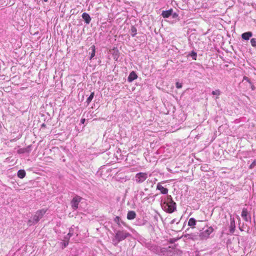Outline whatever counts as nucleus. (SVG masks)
I'll list each match as a JSON object with an SVG mask.
<instances>
[{
    "label": "nucleus",
    "instance_id": "nucleus-1",
    "mask_svg": "<svg viewBox=\"0 0 256 256\" xmlns=\"http://www.w3.org/2000/svg\"><path fill=\"white\" fill-rule=\"evenodd\" d=\"M164 210L168 213H172L176 210V204L172 200L171 196H167L166 200L162 205Z\"/></svg>",
    "mask_w": 256,
    "mask_h": 256
},
{
    "label": "nucleus",
    "instance_id": "nucleus-2",
    "mask_svg": "<svg viewBox=\"0 0 256 256\" xmlns=\"http://www.w3.org/2000/svg\"><path fill=\"white\" fill-rule=\"evenodd\" d=\"M130 236V234L126 231L118 230L116 232L114 237L115 239L117 240V242H119Z\"/></svg>",
    "mask_w": 256,
    "mask_h": 256
},
{
    "label": "nucleus",
    "instance_id": "nucleus-3",
    "mask_svg": "<svg viewBox=\"0 0 256 256\" xmlns=\"http://www.w3.org/2000/svg\"><path fill=\"white\" fill-rule=\"evenodd\" d=\"M46 208H42L37 210L33 216L34 222H38L39 220L44 216L47 212Z\"/></svg>",
    "mask_w": 256,
    "mask_h": 256
},
{
    "label": "nucleus",
    "instance_id": "nucleus-4",
    "mask_svg": "<svg viewBox=\"0 0 256 256\" xmlns=\"http://www.w3.org/2000/svg\"><path fill=\"white\" fill-rule=\"evenodd\" d=\"M82 200V198L79 196H76L71 201V206L73 209L76 210L78 207L79 203Z\"/></svg>",
    "mask_w": 256,
    "mask_h": 256
},
{
    "label": "nucleus",
    "instance_id": "nucleus-5",
    "mask_svg": "<svg viewBox=\"0 0 256 256\" xmlns=\"http://www.w3.org/2000/svg\"><path fill=\"white\" fill-rule=\"evenodd\" d=\"M148 178L146 172H140L136 175V180L138 183H142Z\"/></svg>",
    "mask_w": 256,
    "mask_h": 256
},
{
    "label": "nucleus",
    "instance_id": "nucleus-6",
    "mask_svg": "<svg viewBox=\"0 0 256 256\" xmlns=\"http://www.w3.org/2000/svg\"><path fill=\"white\" fill-rule=\"evenodd\" d=\"M213 231V228L212 226H210L208 229L200 232V236L202 239L207 238Z\"/></svg>",
    "mask_w": 256,
    "mask_h": 256
},
{
    "label": "nucleus",
    "instance_id": "nucleus-7",
    "mask_svg": "<svg viewBox=\"0 0 256 256\" xmlns=\"http://www.w3.org/2000/svg\"><path fill=\"white\" fill-rule=\"evenodd\" d=\"M156 188L160 190L162 194H166L168 192V189L164 188L160 183L158 184Z\"/></svg>",
    "mask_w": 256,
    "mask_h": 256
},
{
    "label": "nucleus",
    "instance_id": "nucleus-8",
    "mask_svg": "<svg viewBox=\"0 0 256 256\" xmlns=\"http://www.w3.org/2000/svg\"><path fill=\"white\" fill-rule=\"evenodd\" d=\"M138 76L134 72L132 71L130 74L128 78V80L129 82H132L133 80H136Z\"/></svg>",
    "mask_w": 256,
    "mask_h": 256
},
{
    "label": "nucleus",
    "instance_id": "nucleus-9",
    "mask_svg": "<svg viewBox=\"0 0 256 256\" xmlns=\"http://www.w3.org/2000/svg\"><path fill=\"white\" fill-rule=\"evenodd\" d=\"M82 17L86 24H88L90 22L91 18L88 14L86 12L83 13L82 14Z\"/></svg>",
    "mask_w": 256,
    "mask_h": 256
},
{
    "label": "nucleus",
    "instance_id": "nucleus-10",
    "mask_svg": "<svg viewBox=\"0 0 256 256\" xmlns=\"http://www.w3.org/2000/svg\"><path fill=\"white\" fill-rule=\"evenodd\" d=\"M248 212L246 208H243L242 212V216L244 220L248 222Z\"/></svg>",
    "mask_w": 256,
    "mask_h": 256
},
{
    "label": "nucleus",
    "instance_id": "nucleus-11",
    "mask_svg": "<svg viewBox=\"0 0 256 256\" xmlns=\"http://www.w3.org/2000/svg\"><path fill=\"white\" fill-rule=\"evenodd\" d=\"M136 214L133 210L128 211L127 214V218L130 220H134L136 218Z\"/></svg>",
    "mask_w": 256,
    "mask_h": 256
},
{
    "label": "nucleus",
    "instance_id": "nucleus-12",
    "mask_svg": "<svg viewBox=\"0 0 256 256\" xmlns=\"http://www.w3.org/2000/svg\"><path fill=\"white\" fill-rule=\"evenodd\" d=\"M252 36V32H244L242 35V38L245 40H248Z\"/></svg>",
    "mask_w": 256,
    "mask_h": 256
},
{
    "label": "nucleus",
    "instance_id": "nucleus-13",
    "mask_svg": "<svg viewBox=\"0 0 256 256\" xmlns=\"http://www.w3.org/2000/svg\"><path fill=\"white\" fill-rule=\"evenodd\" d=\"M172 14V10H164L162 12V15L164 18H168Z\"/></svg>",
    "mask_w": 256,
    "mask_h": 256
},
{
    "label": "nucleus",
    "instance_id": "nucleus-14",
    "mask_svg": "<svg viewBox=\"0 0 256 256\" xmlns=\"http://www.w3.org/2000/svg\"><path fill=\"white\" fill-rule=\"evenodd\" d=\"M26 174V172L24 170H20L18 172V176L20 178H23Z\"/></svg>",
    "mask_w": 256,
    "mask_h": 256
},
{
    "label": "nucleus",
    "instance_id": "nucleus-15",
    "mask_svg": "<svg viewBox=\"0 0 256 256\" xmlns=\"http://www.w3.org/2000/svg\"><path fill=\"white\" fill-rule=\"evenodd\" d=\"M196 224V221L194 218H190L188 222V226L192 227V228L195 227Z\"/></svg>",
    "mask_w": 256,
    "mask_h": 256
},
{
    "label": "nucleus",
    "instance_id": "nucleus-16",
    "mask_svg": "<svg viewBox=\"0 0 256 256\" xmlns=\"http://www.w3.org/2000/svg\"><path fill=\"white\" fill-rule=\"evenodd\" d=\"M90 49L92 50V52L90 53V60H92L94 56L96 54V47L94 45H92L90 46Z\"/></svg>",
    "mask_w": 256,
    "mask_h": 256
},
{
    "label": "nucleus",
    "instance_id": "nucleus-17",
    "mask_svg": "<svg viewBox=\"0 0 256 256\" xmlns=\"http://www.w3.org/2000/svg\"><path fill=\"white\" fill-rule=\"evenodd\" d=\"M94 92H92L91 93V94H90L89 97L87 98L86 102L88 103V104H89L91 102L92 98H94Z\"/></svg>",
    "mask_w": 256,
    "mask_h": 256
},
{
    "label": "nucleus",
    "instance_id": "nucleus-18",
    "mask_svg": "<svg viewBox=\"0 0 256 256\" xmlns=\"http://www.w3.org/2000/svg\"><path fill=\"white\" fill-rule=\"evenodd\" d=\"M189 55L192 58L193 60H196L197 54L194 51H192L190 52V54H189Z\"/></svg>",
    "mask_w": 256,
    "mask_h": 256
},
{
    "label": "nucleus",
    "instance_id": "nucleus-19",
    "mask_svg": "<svg viewBox=\"0 0 256 256\" xmlns=\"http://www.w3.org/2000/svg\"><path fill=\"white\" fill-rule=\"evenodd\" d=\"M37 224L36 222H34V218L32 220H29L28 222V226H31L32 225L35 224Z\"/></svg>",
    "mask_w": 256,
    "mask_h": 256
},
{
    "label": "nucleus",
    "instance_id": "nucleus-20",
    "mask_svg": "<svg viewBox=\"0 0 256 256\" xmlns=\"http://www.w3.org/2000/svg\"><path fill=\"white\" fill-rule=\"evenodd\" d=\"M250 43L253 47L256 48V38H252L250 40Z\"/></svg>",
    "mask_w": 256,
    "mask_h": 256
},
{
    "label": "nucleus",
    "instance_id": "nucleus-21",
    "mask_svg": "<svg viewBox=\"0 0 256 256\" xmlns=\"http://www.w3.org/2000/svg\"><path fill=\"white\" fill-rule=\"evenodd\" d=\"M212 94H213V95H217V96H220V91L219 90H214V91H212Z\"/></svg>",
    "mask_w": 256,
    "mask_h": 256
},
{
    "label": "nucleus",
    "instance_id": "nucleus-22",
    "mask_svg": "<svg viewBox=\"0 0 256 256\" xmlns=\"http://www.w3.org/2000/svg\"><path fill=\"white\" fill-rule=\"evenodd\" d=\"M131 30H132V36H135L136 34V28L133 26V27L132 28Z\"/></svg>",
    "mask_w": 256,
    "mask_h": 256
},
{
    "label": "nucleus",
    "instance_id": "nucleus-23",
    "mask_svg": "<svg viewBox=\"0 0 256 256\" xmlns=\"http://www.w3.org/2000/svg\"><path fill=\"white\" fill-rule=\"evenodd\" d=\"M230 226H231V228L230 230V232L232 233H233L234 232V228L235 227V224H234V222H231Z\"/></svg>",
    "mask_w": 256,
    "mask_h": 256
},
{
    "label": "nucleus",
    "instance_id": "nucleus-24",
    "mask_svg": "<svg viewBox=\"0 0 256 256\" xmlns=\"http://www.w3.org/2000/svg\"><path fill=\"white\" fill-rule=\"evenodd\" d=\"M256 166V160H254L250 166L249 168L252 169Z\"/></svg>",
    "mask_w": 256,
    "mask_h": 256
},
{
    "label": "nucleus",
    "instance_id": "nucleus-25",
    "mask_svg": "<svg viewBox=\"0 0 256 256\" xmlns=\"http://www.w3.org/2000/svg\"><path fill=\"white\" fill-rule=\"evenodd\" d=\"M176 86L177 88H182V84L179 82H176Z\"/></svg>",
    "mask_w": 256,
    "mask_h": 256
},
{
    "label": "nucleus",
    "instance_id": "nucleus-26",
    "mask_svg": "<svg viewBox=\"0 0 256 256\" xmlns=\"http://www.w3.org/2000/svg\"><path fill=\"white\" fill-rule=\"evenodd\" d=\"M243 80H246V81L247 82H249L250 84L251 83V82H250V78L246 76H244V77Z\"/></svg>",
    "mask_w": 256,
    "mask_h": 256
},
{
    "label": "nucleus",
    "instance_id": "nucleus-27",
    "mask_svg": "<svg viewBox=\"0 0 256 256\" xmlns=\"http://www.w3.org/2000/svg\"><path fill=\"white\" fill-rule=\"evenodd\" d=\"M18 152L19 154L24 153V149H20L18 150Z\"/></svg>",
    "mask_w": 256,
    "mask_h": 256
},
{
    "label": "nucleus",
    "instance_id": "nucleus-28",
    "mask_svg": "<svg viewBox=\"0 0 256 256\" xmlns=\"http://www.w3.org/2000/svg\"><path fill=\"white\" fill-rule=\"evenodd\" d=\"M85 121H86V119L85 118H82L81 120H80V122L82 124H84L85 122Z\"/></svg>",
    "mask_w": 256,
    "mask_h": 256
},
{
    "label": "nucleus",
    "instance_id": "nucleus-29",
    "mask_svg": "<svg viewBox=\"0 0 256 256\" xmlns=\"http://www.w3.org/2000/svg\"><path fill=\"white\" fill-rule=\"evenodd\" d=\"M148 197L145 198H144L143 199V200H142V202H144L145 200H148Z\"/></svg>",
    "mask_w": 256,
    "mask_h": 256
},
{
    "label": "nucleus",
    "instance_id": "nucleus-30",
    "mask_svg": "<svg viewBox=\"0 0 256 256\" xmlns=\"http://www.w3.org/2000/svg\"><path fill=\"white\" fill-rule=\"evenodd\" d=\"M68 244V243H64V246L66 247Z\"/></svg>",
    "mask_w": 256,
    "mask_h": 256
},
{
    "label": "nucleus",
    "instance_id": "nucleus-31",
    "mask_svg": "<svg viewBox=\"0 0 256 256\" xmlns=\"http://www.w3.org/2000/svg\"><path fill=\"white\" fill-rule=\"evenodd\" d=\"M42 126H44V127L46 126V124H43L42 125Z\"/></svg>",
    "mask_w": 256,
    "mask_h": 256
},
{
    "label": "nucleus",
    "instance_id": "nucleus-32",
    "mask_svg": "<svg viewBox=\"0 0 256 256\" xmlns=\"http://www.w3.org/2000/svg\"><path fill=\"white\" fill-rule=\"evenodd\" d=\"M116 220H119V218H119L118 216H116Z\"/></svg>",
    "mask_w": 256,
    "mask_h": 256
},
{
    "label": "nucleus",
    "instance_id": "nucleus-33",
    "mask_svg": "<svg viewBox=\"0 0 256 256\" xmlns=\"http://www.w3.org/2000/svg\"><path fill=\"white\" fill-rule=\"evenodd\" d=\"M116 220H119V218H119L118 216H116Z\"/></svg>",
    "mask_w": 256,
    "mask_h": 256
},
{
    "label": "nucleus",
    "instance_id": "nucleus-34",
    "mask_svg": "<svg viewBox=\"0 0 256 256\" xmlns=\"http://www.w3.org/2000/svg\"><path fill=\"white\" fill-rule=\"evenodd\" d=\"M44 1L45 2H46L48 1V0H44Z\"/></svg>",
    "mask_w": 256,
    "mask_h": 256
}]
</instances>
